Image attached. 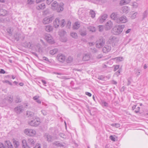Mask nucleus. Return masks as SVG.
Segmentation results:
<instances>
[{
  "instance_id": "obj_8",
  "label": "nucleus",
  "mask_w": 148,
  "mask_h": 148,
  "mask_svg": "<svg viewBox=\"0 0 148 148\" xmlns=\"http://www.w3.org/2000/svg\"><path fill=\"white\" fill-rule=\"evenodd\" d=\"M45 39L48 42L50 43L53 44L54 43V42L53 38L49 34H48L45 35Z\"/></svg>"
},
{
  "instance_id": "obj_23",
  "label": "nucleus",
  "mask_w": 148,
  "mask_h": 148,
  "mask_svg": "<svg viewBox=\"0 0 148 148\" xmlns=\"http://www.w3.org/2000/svg\"><path fill=\"white\" fill-rule=\"evenodd\" d=\"M8 14L7 11L5 10L1 9L0 10V16H4Z\"/></svg>"
},
{
  "instance_id": "obj_33",
  "label": "nucleus",
  "mask_w": 148,
  "mask_h": 148,
  "mask_svg": "<svg viewBox=\"0 0 148 148\" xmlns=\"http://www.w3.org/2000/svg\"><path fill=\"white\" fill-rule=\"evenodd\" d=\"M59 4L56 1H55L52 3L51 6L53 9H55Z\"/></svg>"
},
{
  "instance_id": "obj_28",
  "label": "nucleus",
  "mask_w": 148,
  "mask_h": 148,
  "mask_svg": "<svg viewBox=\"0 0 148 148\" xmlns=\"http://www.w3.org/2000/svg\"><path fill=\"white\" fill-rule=\"evenodd\" d=\"M27 117H28L31 118L32 119L33 118V116H34V114L33 113L30 111H27Z\"/></svg>"
},
{
  "instance_id": "obj_2",
  "label": "nucleus",
  "mask_w": 148,
  "mask_h": 148,
  "mask_svg": "<svg viewBox=\"0 0 148 148\" xmlns=\"http://www.w3.org/2000/svg\"><path fill=\"white\" fill-rule=\"evenodd\" d=\"M53 23L54 26L56 28H58L59 25H60L62 27H63L65 24L64 19H62L60 21L58 18H56L55 19Z\"/></svg>"
},
{
  "instance_id": "obj_46",
  "label": "nucleus",
  "mask_w": 148,
  "mask_h": 148,
  "mask_svg": "<svg viewBox=\"0 0 148 148\" xmlns=\"http://www.w3.org/2000/svg\"><path fill=\"white\" fill-rule=\"evenodd\" d=\"M132 80V79L130 77L129 78L127 79V86H129V85H130L131 83V81Z\"/></svg>"
},
{
  "instance_id": "obj_27",
  "label": "nucleus",
  "mask_w": 148,
  "mask_h": 148,
  "mask_svg": "<svg viewBox=\"0 0 148 148\" xmlns=\"http://www.w3.org/2000/svg\"><path fill=\"white\" fill-rule=\"evenodd\" d=\"M6 31L10 36H11L12 35L13 30L11 27L7 28Z\"/></svg>"
},
{
  "instance_id": "obj_32",
  "label": "nucleus",
  "mask_w": 148,
  "mask_h": 148,
  "mask_svg": "<svg viewBox=\"0 0 148 148\" xmlns=\"http://www.w3.org/2000/svg\"><path fill=\"white\" fill-rule=\"evenodd\" d=\"M90 15V16L92 18H94L95 16L96 13L95 12L92 10H90L89 12Z\"/></svg>"
},
{
  "instance_id": "obj_21",
  "label": "nucleus",
  "mask_w": 148,
  "mask_h": 148,
  "mask_svg": "<svg viewBox=\"0 0 148 148\" xmlns=\"http://www.w3.org/2000/svg\"><path fill=\"white\" fill-rule=\"evenodd\" d=\"M45 8V4L44 3H42L37 6L36 7V9L38 10H43Z\"/></svg>"
},
{
  "instance_id": "obj_45",
  "label": "nucleus",
  "mask_w": 148,
  "mask_h": 148,
  "mask_svg": "<svg viewBox=\"0 0 148 148\" xmlns=\"http://www.w3.org/2000/svg\"><path fill=\"white\" fill-rule=\"evenodd\" d=\"M21 99L19 97H17L15 100V101L16 103H18L21 102Z\"/></svg>"
},
{
  "instance_id": "obj_54",
  "label": "nucleus",
  "mask_w": 148,
  "mask_h": 148,
  "mask_svg": "<svg viewBox=\"0 0 148 148\" xmlns=\"http://www.w3.org/2000/svg\"><path fill=\"white\" fill-rule=\"evenodd\" d=\"M0 148H6V147L3 143H0Z\"/></svg>"
},
{
  "instance_id": "obj_17",
  "label": "nucleus",
  "mask_w": 148,
  "mask_h": 148,
  "mask_svg": "<svg viewBox=\"0 0 148 148\" xmlns=\"http://www.w3.org/2000/svg\"><path fill=\"white\" fill-rule=\"evenodd\" d=\"M107 18V15L106 14H104L100 16L99 18V21L101 23H103L105 21Z\"/></svg>"
},
{
  "instance_id": "obj_25",
  "label": "nucleus",
  "mask_w": 148,
  "mask_h": 148,
  "mask_svg": "<svg viewBox=\"0 0 148 148\" xmlns=\"http://www.w3.org/2000/svg\"><path fill=\"white\" fill-rule=\"evenodd\" d=\"M45 29L46 31L49 32L52 31L53 27L50 25H47L45 26Z\"/></svg>"
},
{
  "instance_id": "obj_60",
  "label": "nucleus",
  "mask_w": 148,
  "mask_h": 148,
  "mask_svg": "<svg viewBox=\"0 0 148 148\" xmlns=\"http://www.w3.org/2000/svg\"><path fill=\"white\" fill-rule=\"evenodd\" d=\"M39 97V96H36L33 97V99L34 100L36 101L38 99Z\"/></svg>"
},
{
  "instance_id": "obj_52",
  "label": "nucleus",
  "mask_w": 148,
  "mask_h": 148,
  "mask_svg": "<svg viewBox=\"0 0 148 148\" xmlns=\"http://www.w3.org/2000/svg\"><path fill=\"white\" fill-rule=\"evenodd\" d=\"M114 71H116V70L117 69H119V66L118 65H116V66L114 65Z\"/></svg>"
},
{
  "instance_id": "obj_26",
  "label": "nucleus",
  "mask_w": 148,
  "mask_h": 148,
  "mask_svg": "<svg viewBox=\"0 0 148 148\" xmlns=\"http://www.w3.org/2000/svg\"><path fill=\"white\" fill-rule=\"evenodd\" d=\"M80 27V24L78 22H75L73 26V29H77Z\"/></svg>"
},
{
  "instance_id": "obj_18",
  "label": "nucleus",
  "mask_w": 148,
  "mask_h": 148,
  "mask_svg": "<svg viewBox=\"0 0 148 148\" xmlns=\"http://www.w3.org/2000/svg\"><path fill=\"white\" fill-rule=\"evenodd\" d=\"M65 59L66 57L65 56L62 54H60L58 57V60L60 62H64Z\"/></svg>"
},
{
  "instance_id": "obj_34",
  "label": "nucleus",
  "mask_w": 148,
  "mask_h": 148,
  "mask_svg": "<svg viewBox=\"0 0 148 148\" xmlns=\"http://www.w3.org/2000/svg\"><path fill=\"white\" fill-rule=\"evenodd\" d=\"M58 50L57 49H53L51 50L50 51V53L52 55H54L56 54L58 51Z\"/></svg>"
},
{
  "instance_id": "obj_61",
  "label": "nucleus",
  "mask_w": 148,
  "mask_h": 148,
  "mask_svg": "<svg viewBox=\"0 0 148 148\" xmlns=\"http://www.w3.org/2000/svg\"><path fill=\"white\" fill-rule=\"evenodd\" d=\"M71 22L70 21H69L67 23V26L69 28H70V27L71 26Z\"/></svg>"
},
{
  "instance_id": "obj_11",
  "label": "nucleus",
  "mask_w": 148,
  "mask_h": 148,
  "mask_svg": "<svg viewBox=\"0 0 148 148\" xmlns=\"http://www.w3.org/2000/svg\"><path fill=\"white\" fill-rule=\"evenodd\" d=\"M44 137L48 142H52L55 139L54 137L47 134H45Z\"/></svg>"
},
{
  "instance_id": "obj_36",
  "label": "nucleus",
  "mask_w": 148,
  "mask_h": 148,
  "mask_svg": "<svg viewBox=\"0 0 148 148\" xmlns=\"http://www.w3.org/2000/svg\"><path fill=\"white\" fill-rule=\"evenodd\" d=\"M53 144L58 147H64L63 144L59 142V141H56Z\"/></svg>"
},
{
  "instance_id": "obj_12",
  "label": "nucleus",
  "mask_w": 148,
  "mask_h": 148,
  "mask_svg": "<svg viewBox=\"0 0 148 148\" xmlns=\"http://www.w3.org/2000/svg\"><path fill=\"white\" fill-rule=\"evenodd\" d=\"M63 6L64 4L63 3H60L55 10H56L58 12L62 11L64 9Z\"/></svg>"
},
{
  "instance_id": "obj_63",
  "label": "nucleus",
  "mask_w": 148,
  "mask_h": 148,
  "mask_svg": "<svg viewBox=\"0 0 148 148\" xmlns=\"http://www.w3.org/2000/svg\"><path fill=\"white\" fill-rule=\"evenodd\" d=\"M104 79V77L103 76H99L98 77V79H99L103 80Z\"/></svg>"
},
{
  "instance_id": "obj_31",
  "label": "nucleus",
  "mask_w": 148,
  "mask_h": 148,
  "mask_svg": "<svg viewBox=\"0 0 148 148\" xmlns=\"http://www.w3.org/2000/svg\"><path fill=\"white\" fill-rule=\"evenodd\" d=\"M5 143L6 145L7 146L8 148H13L12 145L9 141H6Z\"/></svg>"
},
{
  "instance_id": "obj_35",
  "label": "nucleus",
  "mask_w": 148,
  "mask_h": 148,
  "mask_svg": "<svg viewBox=\"0 0 148 148\" xmlns=\"http://www.w3.org/2000/svg\"><path fill=\"white\" fill-rule=\"evenodd\" d=\"M66 34V32L63 30H61L59 32V35L61 37L65 36Z\"/></svg>"
},
{
  "instance_id": "obj_9",
  "label": "nucleus",
  "mask_w": 148,
  "mask_h": 148,
  "mask_svg": "<svg viewBox=\"0 0 148 148\" xmlns=\"http://www.w3.org/2000/svg\"><path fill=\"white\" fill-rule=\"evenodd\" d=\"M53 19L54 18L53 16L50 17H46L43 19L42 22L45 24H48L51 23Z\"/></svg>"
},
{
  "instance_id": "obj_39",
  "label": "nucleus",
  "mask_w": 148,
  "mask_h": 148,
  "mask_svg": "<svg viewBox=\"0 0 148 148\" xmlns=\"http://www.w3.org/2000/svg\"><path fill=\"white\" fill-rule=\"evenodd\" d=\"M13 144L14 147L16 148H17L19 145V143L18 141H16L15 140H14L13 141Z\"/></svg>"
},
{
  "instance_id": "obj_55",
  "label": "nucleus",
  "mask_w": 148,
  "mask_h": 148,
  "mask_svg": "<svg viewBox=\"0 0 148 148\" xmlns=\"http://www.w3.org/2000/svg\"><path fill=\"white\" fill-rule=\"evenodd\" d=\"M41 112L45 116L47 114V112L45 110H42L41 111Z\"/></svg>"
},
{
  "instance_id": "obj_58",
  "label": "nucleus",
  "mask_w": 148,
  "mask_h": 148,
  "mask_svg": "<svg viewBox=\"0 0 148 148\" xmlns=\"http://www.w3.org/2000/svg\"><path fill=\"white\" fill-rule=\"evenodd\" d=\"M59 136L63 138H65V136L62 133H60L59 134Z\"/></svg>"
},
{
  "instance_id": "obj_56",
  "label": "nucleus",
  "mask_w": 148,
  "mask_h": 148,
  "mask_svg": "<svg viewBox=\"0 0 148 148\" xmlns=\"http://www.w3.org/2000/svg\"><path fill=\"white\" fill-rule=\"evenodd\" d=\"M38 51L39 52H42V50L40 47V45L39 44H38Z\"/></svg>"
},
{
  "instance_id": "obj_57",
  "label": "nucleus",
  "mask_w": 148,
  "mask_h": 148,
  "mask_svg": "<svg viewBox=\"0 0 148 148\" xmlns=\"http://www.w3.org/2000/svg\"><path fill=\"white\" fill-rule=\"evenodd\" d=\"M110 138L111 140L113 141H115V138L112 135L110 136Z\"/></svg>"
},
{
  "instance_id": "obj_16",
  "label": "nucleus",
  "mask_w": 148,
  "mask_h": 148,
  "mask_svg": "<svg viewBox=\"0 0 148 148\" xmlns=\"http://www.w3.org/2000/svg\"><path fill=\"white\" fill-rule=\"evenodd\" d=\"M112 23L110 21H108L106 23V28L107 30L110 29L112 27Z\"/></svg>"
},
{
  "instance_id": "obj_15",
  "label": "nucleus",
  "mask_w": 148,
  "mask_h": 148,
  "mask_svg": "<svg viewBox=\"0 0 148 148\" xmlns=\"http://www.w3.org/2000/svg\"><path fill=\"white\" fill-rule=\"evenodd\" d=\"M122 10L123 13L127 14L130 11V8L128 6H124L122 8Z\"/></svg>"
},
{
  "instance_id": "obj_10",
  "label": "nucleus",
  "mask_w": 148,
  "mask_h": 148,
  "mask_svg": "<svg viewBox=\"0 0 148 148\" xmlns=\"http://www.w3.org/2000/svg\"><path fill=\"white\" fill-rule=\"evenodd\" d=\"M14 37L17 41L19 40L20 39L23 40L25 38V36L23 35H21L20 34L16 33L14 35Z\"/></svg>"
},
{
  "instance_id": "obj_3",
  "label": "nucleus",
  "mask_w": 148,
  "mask_h": 148,
  "mask_svg": "<svg viewBox=\"0 0 148 148\" xmlns=\"http://www.w3.org/2000/svg\"><path fill=\"white\" fill-rule=\"evenodd\" d=\"M29 125L34 127L38 126L40 123V120L39 119H35L28 121Z\"/></svg>"
},
{
  "instance_id": "obj_4",
  "label": "nucleus",
  "mask_w": 148,
  "mask_h": 148,
  "mask_svg": "<svg viewBox=\"0 0 148 148\" xmlns=\"http://www.w3.org/2000/svg\"><path fill=\"white\" fill-rule=\"evenodd\" d=\"M119 42L118 39L115 36H111L109 40V42L113 47L117 45Z\"/></svg>"
},
{
  "instance_id": "obj_24",
  "label": "nucleus",
  "mask_w": 148,
  "mask_h": 148,
  "mask_svg": "<svg viewBox=\"0 0 148 148\" xmlns=\"http://www.w3.org/2000/svg\"><path fill=\"white\" fill-rule=\"evenodd\" d=\"M90 58V55L88 54H85L83 58V60L85 61H88L89 60Z\"/></svg>"
},
{
  "instance_id": "obj_40",
  "label": "nucleus",
  "mask_w": 148,
  "mask_h": 148,
  "mask_svg": "<svg viewBox=\"0 0 148 148\" xmlns=\"http://www.w3.org/2000/svg\"><path fill=\"white\" fill-rule=\"evenodd\" d=\"M73 57L69 56L66 60V62L67 63H70L73 61Z\"/></svg>"
},
{
  "instance_id": "obj_43",
  "label": "nucleus",
  "mask_w": 148,
  "mask_h": 148,
  "mask_svg": "<svg viewBox=\"0 0 148 148\" xmlns=\"http://www.w3.org/2000/svg\"><path fill=\"white\" fill-rule=\"evenodd\" d=\"M80 34L82 36H84L86 35L87 33L86 30H81L80 31Z\"/></svg>"
},
{
  "instance_id": "obj_20",
  "label": "nucleus",
  "mask_w": 148,
  "mask_h": 148,
  "mask_svg": "<svg viewBox=\"0 0 148 148\" xmlns=\"http://www.w3.org/2000/svg\"><path fill=\"white\" fill-rule=\"evenodd\" d=\"M132 109L133 110L135 109V110H134L135 112L136 113H137L140 111V107L139 106L137 107V105H135L132 106Z\"/></svg>"
},
{
  "instance_id": "obj_37",
  "label": "nucleus",
  "mask_w": 148,
  "mask_h": 148,
  "mask_svg": "<svg viewBox=\"0 0 148 148\" xmlns=\"http://www.w3.org/2000/svg\"><path fill=\"white\" fill-rule=\"evenodd\" d=\"M148 15V12L147 10H145L143 14L142 20H144L147 17Z\"/></svg>"
},
{
  "instance_id": "obj_64",
  "label": "nucleus",
  "mask_w": 148,
  "mask_h": 148,
  "mask_svg": "<svg viewBox=\"0 0 148 148\" xmlns=\"http://www.w3.org/2000/svg\"><path fill=\"white\" fill-rule=\"evenodd\" d=\"M85 94L89 97H91L92 95L91 94L88 92H86Z\"/></svg>"
},
{
  "instance_id": "obj_13",
  "label": "nucleus",
  "mask_w": 148,
  "mask_h": 148,
  "mask_svg": "<svg viewBox=\"0 0 148 148\" xmlns=\"http://www.w3.org/2000/svg\"><path fill=\"white\" fill-rule=\"evenodd\" d=\"M22 106H18L16 107L14 109L15 111L17 114H20L23 110Z\"/></svg>"
},
{
  "instance_id": "obj_14",
  "label": "nucleus",
  "mask_w": 148,
  "mask_h": 148,
  "mask_svg": "<svg viewBox=\"0 0 148 148\" xmlns=\"http://www.w3.org/2000/svg\"><path fill=\"white\" fill-rule=\"evenodd\" d=\"M111 50V47L108 45H105L103 48V51L104 53H107Z\"/></svg>"
},
{
  "instance_id": "obj_62",
  "label": "nucleus",
  "mask_w": 148,
  "mask_h": 148,
  "mask_svg": "<svg viewBox=\"0 0 148 148\" xmlns=\"http://www.w3.org/2000/svg\"><path fill=\"white\" fill-rule=\"evenodd\" d=\"M5 71L3 69H1L0 70V73L1 74H5Z\"/></svg>"
},
{
  "instance_id": "obj_38",
  "label": "nucleus",
  "mask_w": 148,
  "mask_h": 148,
  "mask_svg": "<svg viewBox=\"0 0 148 148\" xmlns=\"http://www.w3.org/2000/svg\"><path fill=\"white\" fill-rule=\"evenodd\" d=\"M6 99L10 103H12L13 101V97L11 96H8L6 97Z\"/></svg>"
},
{
  "instance_id": "obj_1",
  "label": "nucleus",
  "mask_w": 148,
  "mask_h": 148,
  "mask_svg": "<svg viewBox=\"0 0 148 148\" xmlns=\"http://www.w3.org/2000/svg\"><path fill=\"white\" fill-rule=\"evenodd\" d=\"M124 27V25H119L114 27L113 28L112 32L114 34L118 35L121 33Z\"/></svg>"
},
{
  "instance_id": "obj_22",
  "label": "nucleus",
  "mask_w": 148,
  "mask_h": 148,
  "mask_svg": "<svg viewBox=\"0 0 148 148\" xmlns=\"http://www.w3.org/2000/svg\"><path fill=\"white\" fill-rule=\"evenodd\" d=\"M130 1V0H121L120 1V5H121L127 4L129 3Z\"/></svg>"
},
{
  "instance_id": "obj_6",
  "label": "nucleus",
  "mask_w": 148,
  "mask_h": 148,
  "mask_svg": "<svg viewBox=\"0 0 148 148\" xmlns=\"http://www.w3.org/2000/svg\"><path fill=\"white\" fill-rule=\"evenodd\" d=\"M24 132L26 135L29 136H33L36 134V132L34 130L29 129H25Z\"/></svg>"
},
{
  "instance_id": "obj_29",
  "label": "nucleus",
  "mask_w": 148,
  "mask_h": 148,
  "mask_svg": "<svg viewBox=\"0 0 148 148\" xmlns=\"http://www.w3.org/2000/svg\"><path fill=\"white\" fill-rule=\"evenodd\" d=\"M87 28L89 31L92 32H94L96 30L95 27L93 26H89L87 27Z\"/></svg>"
},
{
  "instance_id": "obj_53",
  "label": "nucleus",
  "mask_w": 148,
  "mask_h": 148,
  "mask_svg": "<svg viewBox=\"0 0 148 148\" xmlns=\"http://www.w3.org/2000/svg\"><path fill=\"white\" fill-rule=\"evenodd\" d=\"M133 6L134 7L136 8L138 6V4L136 2H134L133 3Z\"/></svg>"
},
{
  "instance_id": "obj_51",
  "label": "nucleus",
  "mask_w": 148,
  "mask_h": 148,
  "mask_svg": "<svg viewBox=\"0 0 148 148\" xmlns=\"http://www.w3.org/2000/svg\"><path fill=\"white\" fill-rule=\"evenodd\" d=\"M137 14V12H135V13H134L131 16V18H132V19L135 18H136Z\"/></svg>"
},
{
  "instance_id": "obj_48",
  "label": "nucleus",
  "mask_w": 148,
  "mask_h": 148,
  "mask_svg": "<svg viewBox=\"0 0 148 148\" xmlns=\"http://www.w3.org/2000/svg\"><path fill=\"white\" fill-rule=\"evenodd\" d=\"M115 58L116 59L117 61H121L123 60V57H119Z\"/></svg>"
},
{
  "instance_id": "obj_7",
  "label": "nucleus",
  "mask_w": 148,
  "mask_h": 148,
  "mask_svg": "<svg viewBox=\"0 0 148 148\" xmlns=\"http://www.w3.org/2000/svg\"><path fill=\"white\" fill-rule=\"evenodd\" d=\"M105 40L103 38H101L98 42H97L96 47L97 48H100L103 46L105 44Z\"/></svg>"
},
{
  "instance_id": "obj_59",
  "label": "nucleus",
  "mask_w": 148,
  "mask_h": 148,
  "mask_svg": "<svg viewBox=\"0 0 148 148\" xmlns=\"http://www.w3.org/2000/svg\"><path fill=\"white\" fill-rule=\"evenodd\" d=\"M53 0H47L46 3L48 5H49Z\"/></svg>"
},
{
  "instance_id": "obj_41",
  "label": "nucleus",
  "mask_w": 148,
  "mask_h": 148,
  "mask_svg": "<svg viewBox=\"0 0 148 148\" xmlns=\"http://www.w3.org/2000/svg\"><path fill=\"white\" fill-rule=\"evenodd\" d=\"M101 104L103 107H107L108 106V103L103 100L101 101Z\"/></svg>"
},
{
  "instance_id": "obj_50",
  "label": "nucleus",
  "mask_w": 148,
  "mask_h": 148,
  "mask_svg": "<svg viewBox=\"0 0 148 148\" xmlns=\"http://www.w3.org/2000/svg\"><path fill=\"white\" fill-rule=\"evenodd\" d=\"M101 0H89V1L95 3H96Z\"/></svg>"
},
{
  "instance_id": "obj_5",
  "label": "nucleus",
  "mask_w": 148,
  "mask_h": 148,
  "mask_svg": "<svg viewBox=\"0 0 148 148\" xmlns=\"http://www.w3.org/2000/svg\"><path fill=\"white\" fill-rule=\"evenodd\" d=\"M127 18L126 16L123 15L118 18L116 21V22L117 23H125L127 22Z\"/></svg>"
},
{
  "instance_id": "obj_42",
  "label": "nucleus",
  "mask_w": 148,
  "mask_h": 148,
  "mask_svg": "<svg viewBox=\"0 0 148 148\" xmlns=\"http://www.w3.org/2000/svg\"><path fill=\"white\" fill-rule=\"evenodd\" d=\"M28 145L26 140L23 139L22 140V145L23 147Z\"/></svg>"
},
{
  "instance_id": "obj_49",
  "label": "nucleus",
  "mask_w": 148,
  "mask_h": 148,
  "mask_svg": "<svg viewBox=\"0 0 148 148\" xmlns=\"http://www.w3.org/2000/svg\"><path fill=\"white\" fill-rule=\"evenodd\" d=\"M99 31L100 32H102L103 30V27L102 25H100L99 26Z\"/></svg>"
},
{
  "instance_id": "obj_47",
  "label": "nucleus",
  "mask_w": 148,
  "mask_h": 148,
  "mask_svg": "<svg viewBox=\"0 0 148 148\" xmlns=\"http://www.w3.org/2000/svg\"><path fill=\"white\" fill-rule=\"evenodd\" d=\"M34 0H27V3L28 4L31 5L34 3Z\"/></svg>"
},
{
  "instance_id": "obj_44",
  "label": "nucleus",
  "mask_w": 148,
  "mask_h": 148,
  "mask_svg": "<svg viewBox=\"0 0 148 148\" xmlns=\"http://www.w3.org/2000/svg\"><path fill=\"white\" fill-rule=\"evenodd\" d=\"M71 35L73 38H76L77 36V34L76 32H73L71 34Z\"/></svg>"
},
{
  "instance_id": "obj_19",
  "label": "nucleus",
  "mask_w": 148,
  "mask_h": 148,
  "mask_svg": "<svg viewBox=\"0 0 148 148\" xmlns=\"http://www.w3.org/2000/svg\"><path fill=\"white\" fill-rule=\"evenodd\" d=\"M27 143L29 145L33 146L35 145V141L32 138H28Z\"/></svg>"
},
{
  "instance_id": "obj_30",
  "label": "nucleus",
  "mask_w": 148,
  "mask_h": 148,
  "mask_svg": "<svg viewBox=\"0 0 148 148\" xmlns=\"http://www.w3.org/2000/svg\"><path fill=\"white\" fill-rule=\"evenodd\" d=\"M111 18L113 20L116 21L117 18V15L115 13H112L111 15Z\"/></svg>"
}]
</instances>
